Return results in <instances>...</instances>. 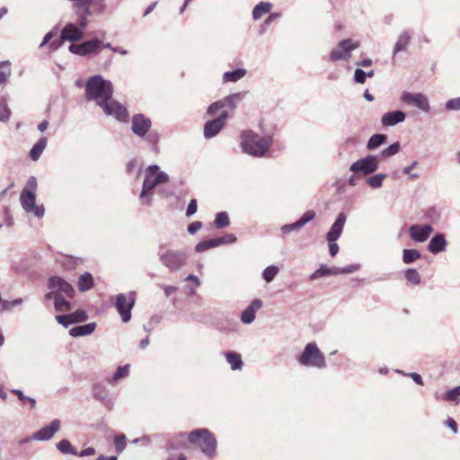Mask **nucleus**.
I'll return each mask as SVG.
<instances>
[{"label":"nucleus","instance_id":"nucleus-57","mask_svg":"<svg viewBox=\"0 0 460 460\" xmlns=\"http://www.w3.org/2000/svg\"><path fill=\"white\" fill-rule=\"evenodd\" d=\"M77 13L79 14V20H80L78 27L80 29H83V31H84L88 26L87 17L89 15L86 14L84 10H80V11L77 10Z\"/></svg>","mask_w":460,"mask_h":460},{"label":"nucleus","instance_id":"nucleus-50","mask_svg":"<svg viewBox=\"0 0 460 460\" xmlns=\"http://www.w3.org/2000/svg\"><path fill=\"white\" fill-rule=\"evenodd\" d=\"M11 111L7 106L5 101L0 102V121H6L9 119Z\"/></svg>","mask_w":460,"mask_h":460},{"label":"nucleus","instance_id":"nucleus-32","mask_svg":"<svg viewBox=\"0 0 460 460\" xmlns=\"http://www.w3.org/2000/svg\"><path fill=\"white\" fill-rule=\"evenodd\" d=\"M47 146V137H43L32 146L30 152V157L33 161L39 160L42 152Z\"/></svg>","mask_w":460,"mask_h":460},{"label":"nucleus","instance_id":"nucleus-38","mask_svg":"<svg viewBox=\"0 0 460 460\" xmlns=\"http://www.w3.org/2000/svg\"><path fill=\"white\" fill-rule=\"evenodd\" d=\"M54 305L55 309L58 312H66L71 309L70 303L65 299V297L60 294H56L54 296Z\"/></svg>","mask_w":460,"mask_h":460},{"label":"nucleus","instance_id":"nucleus-54","mask_svg":"<svg viewBox=\"0 0 460 460\" xmlns=\"http://www.w3.org/2000/svg\"><path fill=\"white\" fill-rule=\"evenodd\" d=\"M93 394L95 398L104 401L107 397V392L104 387L100 385H96L93 388Z\"/></svg>","mask_w":460,"mask_h":460},{"label":"nucleus","instance_id":"nucleus-51","mask_svg":"<svg viewBox=\"0 0 460 460\" xmlns=\"http://www.w3.org/2000/svg\"><path fill=\"white\" fill-rule=\"evenodd\" d=\"M12 393L16 394L21 401L29 402L31 409H33L36 406L35 399H33L31 397L25 396L23 394L22 391L18 390V389H13Z\"/></svg>","mask_w":460,"mask_h":460},{"label":"nucleus","instance_id":"nucleus-3","mask_svg":"<svg viewBox=\"0 0 460 460\" xmlns=\"http://www.w3.org/2000/svg\"><path fill=\"white\" fill-rule=\"evenodd\" d=\"M169 175L156 164L149 165L144 172V181L140 192L141 199L149 198L155 190L162 192V188L169 182Z\"/></svg>","mask_w":460,"mask_h":460},{"label":"nucleus","instance_id":"nucleus-27","mask_svg":"<svg viewBox=\"0 0 460 460\" xmlns=\"http://www.w3.org/2000/svg\"><path fill=\"white\" fill-rule=\"evenodd\" d=\"M56 262L59 264L64 270H71L75 269V267L82 262V260L80 258L60 254L58 257H57Z\"/></svg>","mask_w":460,"mask_h":460},{"label":"nucleus","instance_id":"nucleus-11","mask_svg":"<svg viewBox=\"0 0 460 460\" xmlns=\"http://www.w3.org/2000/svg\"><path fill=\"white\" fill-rule=\"evenodd\" d=\"M358 42L352 41V40H343L338 46L332 51L330 58L332 61L348 60L351 56V51L358 49Z\"/></svg>","mask_w":460,"mask_h":460},{"label":"nucleus","instance_id":"nucleus-39","mask_svg":"<svg viewBox=\"0 0 460 460\" xmlns=\"http://www.w3.org/2000/svg\"><path fill=\"white\" fill-rule=\"evenodd\" d=\"M279 271V269L278 266H268L262 271V279L265 280L266 283H270L275 279Z\"/></svg>","mask_w":460,"mask_h":460},{"label":"nucleus","instance_id":"nucleus-20","mask_svg":"<svg viewBox=\"0 0 460 460\" xmlns=\"http://www.w3.org/2000/svg\"><path fill=\"white\" fill-rule=\"evenodd\" d=\"M84 36L83 29H80L75 23H67L61 31L60 38L63 40L70 42L78 41Z\"/></svg>","mask_w":460,"mask_h":460},{"label":"nucleus","instance_id":"nucleus-17","mask_svg":"<svg viewBox=\"0 0 460 460\" xmlns=\"http://www.w3.org/2000/svg\"><path fill=\"white\" fill-rule=\"evenodd\" d=\"M49 288L52 290V293L64 294L66 296H73L74 288L72 286L63 279L58 276L51 277L49 282Z\"/></svg>","mask_w":460,"mask_h":460},{"label":"nucleus","instance_id":"nucleus-18","mask_svg":"<svg viewBox=\"0 0 460 460\" xmlns=\"http://www.w3.org/2000/svg\"><path fill=\"white\" fill-rule=\"evenodd\" d=\"M56 320L64 327H68L70 324L82 323L87 320V314L84 310H77L68 314L56 315Z\"/></svg>","mask_w":460,"mask_h":460},{"label":"nucleus","instance_id":"nucleus-52","mask_svg":"<svg viewBox=\"0 0 460 460\" xmlns=\"http://www.w3.org/2000/svg\"><path fill=\"white\" fill-rule=\"evenodd\" d=\"M116 450L121 453L126 447V436L124 434L117 435L114 438Z\"/></svg>","mask_w":460,"mask_h":460},{"label":"nucleus","instance_id":"nucleus-21","mask_svg":"<svg viewBox=\"0 0 460 460\" xmlns=\"http://www.w3.org/2000/svg\"><path fill=\"white\" fill-rule=\"evenodd\" d=\"M432 231L433 228L429 225H413L410 227L409 234L412 240L423 243L429 237Z\"/></svg>","mask_w":460,"mask_h":460},{"label":"nucleus","instance_id":"nucleus-19","mask_svg":"<svg viewBox=\"0 0 460 460\" xmlns=\"http://www.w3.org/2000/svg\"><path fill=\"white\" fill-rule=\"evenodd\" d=\"M314 217V211L308 210L296 222L282 226L280 230L283 234H288L292 231H299L305 225L312 221Z\"/></svg>","mask_w":460,"mask_h":460},{"label":"nucleus","instance_id":"nucleus-33","mask_svg":"<svg viewBox=\"0 0 460 460\" xmlns=\"http://www.w3.org/2000/svg\"><path fill=\"white\" fill-rule=\"evenodd\" d=\"M226 358L230 364L232 370H240L242 368L243 361L239 353L228 351L226 353Z\"/></svg>","mask_w":460,"mask_h":460},{"label":"nucleus","instance_id":"nucleus-59","mask_svg":"<svg viewBox=\"0 0 460 460\" xmlns=\"http://www.w3.org/2000/svg\"><path fill=\"white\" fill-rule=\"evenodd\" d=\"M354 79L358 84H364L367 79V72L363 71L360 68H357L355 70Z\"/></svg>","mask_w":460,"mask_h":460},{"label":"nucleus","instance_id":"nucleus-41","mask_svg":"<svg viewBox=\"0 0 460 460\" xmlns=\"http://www.w3.org/2000/svg\"><path fill=\"white\" fill-rule=\"evenodd\" d=\"M217 246H219L217 238H213V239L199 242V243L196 244L195 250L198 252H205L210 248H214V247H217Z\"/></svg>","mask_w":460,"mask_h":460},{"label":"nucleus","instance_id":"nucleus-28","mask_svg":"<svg viewBox=\"0 0 460 460\" xmlns=\"http://www.w3.org/2000/svg\"><path fill=\"white\" fill-rule=\"evenodd\" d=\"M411 36L408 31H402L399 35V37L394 44V48L393 50V57H395L396 54L400 51H405L407 49V47H408L410 41H411Z\"/></svg>","mask_w":460,"mask_h":460},{"label":"nucleus","instance_id":"nucleus-5","mask_svg":"<svg viewBox=\"0 0 460 460\" xmlns=\"http://www.w3.org/2000/svg\"><path fill=\"white\" fill-rule=\"evenodd\" d=\"M160 262L170 271H176L181 269L187 260L185 250H172L161 246L158 252Z\"/></svg>","mask_w":460,"mask_h":460},{"label":"nucleus","instance_id":"nucleus-10","mask_svg":"<svg viewBox=\"0 0 460 460\" xmlns=\"http://www.w3.org/2000/svg\"><path fill=\"white\" fill-rule=\"evenodd\" d=\"M400 100L406 104L418 108L423 112L429 113L430 111L429 98L421 93L403 92Z\"/></svg>","mask_w":460,"mask_h":460},{"label":"nucleus","instance_id":"nucleus-30","mask_svg":"<svg viewBox=\"0 0 460 460\" xmlns=\"http://www.w3.org/2000/svg\"><path fill=\"white\" fill-rule=\"evenodd\" d=\"M96 328L95 323H90L84 325L75 326L69 330V334L72 337H81L92 334Z\"/></svg>","mask_w":460,"mask_h":460},{"label":"nucleus","instance_id":"nucleus-2","mask_svg":"<svg viewBox=\"0 0 460 460\" xmlns=\"http://www.w3.org/2000/svg\"><path fill=\"white\" fill-rule=\"evenodd\" d=\"M242 151L254 157L264 156L272 145L270 136H259L252 130H244L240 135Z\"/></svg>","mask_w":460,"mask_h":460},{"label":"nucleus","instance_id":"nucleus-7","mask_svg":"<svg viewBox=\"0 0 460 460\" xmlns=\"http://www.w3.org/2000/svg\"><path fill=\"white\" fill-rule=\"evenodd\" d=\"M135 305V296L131 293L128 296L118 294L115 297V307L119 314L123 323H128L131 319V310Z\"/></svg>","mask_w":460,"mask_h":460},{"label":"nucleus","instance_id":"nucleus-49","mask_svg":"<svg viewBox=\"0 0 460 460\" xmlns=\"http://www.w3.org/2000/svg\"><path fill=\"white\" fill-rule=\"evenodd\" d=\"M126 169H127L128 173L136 174V176H138L141 172V168L138 166L137 160L135 158L131 159L127 164Z\"/></svg>","mask_w":460,"mask_h":460},{"label":"nucleus","instance_id":"nucleus-4","mask_svg":"<svg viewBox=\"0 0 460 460\" xmlns=\"http://www.w3.org/2000/svg\"><path fill=\"white\" fill-rule=\"evenodd\" d=\"M190 443L198 446L208 457L216 454L217 440L214 435L207 429H199L188 435Z\"/></svg>","mask_w":460,"mask_h":460},{"label":"nucleus","instance_id":"nucleus-55","mask_svg":"<svg viewBox=\"0 0 460 460\" xmlns=\"http://www.w3.org/2000/svg\"><path fill=\"white\" fill-rule=\"evenodd\" d=\"M448 111H458L460 110V97L448 100L445 105Z\"/></svg>","mask_w":460,"mask_h":460},{"label":"nucleus","instance_id":"nucleus-48","mask_svg":"<svg viewBox=\"0 0 460 460\" xmlns=\"http://www.w3.org/2000/svg\"><path fill=\"white\" fill-rule=\"evenodd\" d=\"M405 278L408 282L418 285L420 283V276L415 269H408L405 271Z\"/></svg>","mask_w":460,"mask_h":460},{"label":"nucleus","instance_id":"nucleus-34","mask_svg":"<svg viewBox=\"0 0 460 460\" xmlns=\"http://www.w3.org/2000/svg\"><path fill=\"white\" fill-rule=\"evenodd\" d=\"M330 275H337L336 267L329 268L323 264L310 276V279L314 280Z\"/></svg>","mask_w":460,"mask_h":460},{"label":"nucleus","instance_id":"nucleus-16","mask_svg":"<svg viewBox=\"0 0 460 460\" xmlns=\"http://www.w3.org/2000/svg\"><path fill=\"white\" fill-rule=\"evenodd\" d=\"M102 110L106 115L112 116L119 121H127L128 118L126 107L111 99L102 107Z\"/></svg>","mask_w":460,"mask_h":460},{"label":"nucleus","instance_id":"nucleus-15","mask_svg":"<svg viewBox=\"0 0 460 460\" xmlns=\"http://www.w3.org/2000/svg\"><path fill=\"white\" fill-rule=\"evenodd\" d=\"M102 41L99 39H93L81 44H71L69 51L78 56H86L97 52Z\"/></svg>","mask_w":460,"mask_h":460},{"label":"nucleus","instance_id":"nucleus-61","mask_svg":"<svg viewBox=\"0 0 460 460\" xmlns=\"http://www.w3.org/2000/svg\"><path fill=\"white\" fill-rule=\"evenodd\" d=\"M330 254L334 257L339 252V245L336 241H328Z\"/></svg>","mask_w":460,"mask_h":460},{"label":"nucleus","instance_id":"nucleus-31","mask_svg":"<svg viewBox=\"0 0 460 460\" xmlns=\"http://www.w3.org/2000/svg\"><path fill=\"white\" fill-rule=\"evenodd\" d=\"M247 71L244 68H237L233 71H227L223 75V81L225 83L232 82L235 83L245 76Z\"/></svg>","mask_w":460,"mask_h":460},{"label":"nucleus","instance_id":"nucleus-56","mask_svg":"<svg viewBox=\"0 0 460 460\" xmlns=\"http://www.w3.org/2000/svg\"><path fill=\"white\" fill-rule=\"evenodd\" d=\"M218 244L234 243L236 242V237L234 234H226L224 236L218 237Z\"/></svg>","mask_w":460,"mask_h":460},{"label":"nucleus","instance_id":"nucleus-6","mask_svg":"<svg viewBox=\"0 0 460 460\" xmlns=\"http://www.w3.org/2000/svg\"><path fill=\"white\" fill-rule=\"evenodd\" d=\"M297 361L300 365L307 367L319 369L326 367L325 357L315 342L305 345L303 352L297 358Z\"/></svg>","mask_w":460,"mask_h":460},{"label":"nucleus","instance_id":"nucleus-53","mask_svg":"<svg viewBox=\"0 0 460 460\" xmlns=\"http://www.w3.org/2000/svg\"><path fill=\"white\" fill-rule=\"evenodd\" d=\"M459 396H460V385L456 386L453 389L449 390L446 394L445 399L447 401L456 402L458 400Z\"/></svg>","mask_w":460,"mask_h":460},{"label":"nucleus","instance_id":"nucleus-36","mask_svg":"<svg viewBox=\"0 0 460 460\" xmlns=\"http://www.w3.org/2000/svg\"><path fill=\"white\" fill-rule=\"evenodd\" d=\"M386 140V136L384 134H375L373 135L367 143V150H375L381 145H383Z\"/></svg>","mask_w":460,"mask_h":460},{"label":"nucleus","instance_id":"nucleus-12","mask_svg":"<svg viewBox=\"0 0 460 460\" xmlns=\"http://www.w3.org/2000/svg\"><path fill=\"white\" fill-rule=\"evenodd\" d=\"M61 422L59 420H53L49 425L42 427L34 432L31 437L25 438L22 442L27 443L31 440L48 441L60 429Z\"/></svg>","mask_w":460,"mask_h":460},{"label":"nucleus","instance_id":"nucleus-46","mask_svg":"<svg viewBox=\"0 0 460 460\" xmlns=\"http://www.w3.org/2000/svg\"><path fill=\"white\" fill-rule=\"evenodd\" d=\"M129 374V366L125 365L123 367H119L116 372L113 374L110 383H115L121 378L127 377Z\"/></svg>","mask_w":460,"mask_h":460},{"label":"nucleus","instance_id":"nucleus-24","mask_svg":"<svg viewBox=\"0 0 460 460\" xmlns=\"http://www.w3.org/2000/svg\"><path fill=\"white\" fill-rule=\"evenodd\" d=\"M406 113L402 111H394L386 112L381 119L382 125L385 127H393L405 120Z\"/></svg>","mask_w":460,"mask_h":460},{"label":"nucleus","instance_id":"nucleus-1","mask_svg":"<svg viewBox=\"0 0 460 460\" xmlns=\"http://www.w3.org/2000/svg\"><path fill=\"white\" fill-rule=\"evenodd\" d=\"M113 93V86L111 81L105 80L102 75L91 76L85 84V98L94 101L102 108L111 99Z\"/></svg>","mask_w":460,"mask_h":460},{"label":"nucleus","instance_id":"nucleus-9","mask_svg":"<svg viewBox=\"0 0 460 460\" xmlns=\"http://www.w3.org/2000/svg\"><path fill=\"white\" fill-rule=\"evenodd\" d=\"M243 99V93H235L226 96L220 101L215 102L208 108L207 113L209 116H215L218 111L220 112L226 109L234 110L239 102Z\"/></svg>","mask_w":460,"mask_h":460},{"label":"nucleus","instance_id":"nucleus-60","mask_svg":"<svg viewBox=\"0 0 460 460\" xmlns=\"http://www.w3.org/2000/svg\"><path fill=\"white\" fill-rule=\"evenodd\" d=\"M202 227V223L200 221H195V222H192L189 226H188V232L189 234H196L200 228Z\"/></svg>","mask_w":460,"mask_h":460},{"label":"nucleus","instance_id":"nucleus-37","mask_svg":"<svg viewBox=\"0 0 460 460\" xmlns=\"http://www.w3.org/2000/svg\"><path fill=\"white\" fill-rule=\"evenodd\" d=\"M93 284V277L90 273L85 272L82 274L78 281V288L80 291H87L92 288Z\"/></svg>","mask_w":460,"mask_h":460},{"label":"nucleus","instance_id":"nucleus-44","mask_svg":"<svg viewBox=\"0 0 460 460\" xmlns=\"http://www.w3.org/2000/svg\"><path fill=\"white\" fill-rule=\"evenodd\" d=\"M230 224L229 217L226 212H219L217 214L214 225L217 228H224Z\"/></svg>","mask_w":460,"mask_h":460},{"label":"nucleus","instance_id":"nucleus-63","mask_svg":"<svg viewBox=\"0 0 460 460\" xmlns=\"http://www.w3.org/2000/svg\"><path fill=\"white\" fill-rule=\"evenodd\" d=\"M94 454H95V449L93 447H87V448L80 451L79 453L77 452L76 456H78L80 457H84V456H93Z\"/></svg>","mask_w":460,"mask_h":460},{"label":"nucleus","instance_id":"nucleus-29","mask_svg":"<svg viewBox=\"0 0 460 460\" xmlns=\"http://www.w3.org/2000/svg\"><path fill=\"white\" fill-rule=\"evenodd\" d=\"M22 209L28 216L40 218L44 216L45 208L42 203H21Z\"/></svg>","mask_w":460,"mask_h":460},{"label":"nucleus","instance_id":"nucleus-13","mask_svg":"<svg viewBox=\"0 0 460 460\" xmlns=\"http://www.w3.org/2000/svg\"><path fill=\"white\" fill-rule=\"evenodd\" d=\"M227 118L228 112L226 110H224L217 118L206 122L204 126V137L208 139L217 136L225 126Z\"/></svg>","mask_w":460,"mask_h":460},{"label":"nucleus","instance_id":"nucleus-8","mask_svg":"<svg viewBox=\"0 0 460 460\" xmlns=\"http://www.w3.org/2000/svg\"><path fill=\"white\" fill-rule=\"evenodd\" d=\"M378 169V157L376 155H369L364 158L358 159L354 162L349 171L355 174L367 175L375 172Z\"/></svg>","mask_w":460,"mask_h":460},{"label":"nucleus","instance_id":"nucleus-35","mask_svg":"<svg viewBox=\"0 0 460 460\" xmlns=\"http://www.w3.org/2000/svg\"><path fill=\"white\" fill-rule=\"evenodd\" d=\"M272 7V4L268 2H261L252 10V18L259 20L263 14L269 13Z\"/></svg>","mask_w":460,"mask_h":460},{"label":"nucleus","instance_id":"nucleus-45","mask_svg":"<svg viewBox=\"0 0 460 460\" xmlns=\"http://www.w3.org/2000/svg\"><path fill=\"white\" fill-rule=\"evenodd\" d=\"M10 75V63L8 61L0 62V84L6 83Z\"/></svg>","mask_w":460,"mask_h":460},{"label":"nucleus","instance_id":"nucleus-64","mask_svg":"<svg viewBox=\"0 0 460 460\" xmlns=\"http://www.w3.org/2000/svg\"><path fill=\"white\" fill-rule=\"evenodd\" d=\"M197 210H198L197 203H189V206L186 210V216L190 217L192 215H194L197 212Z\"/></svg>","mask_w":460,"mask_h":460},{"label":"nucleus","instance_id":"nucleus-47","mask_svg":"<svg viewBox=\"0 0 460 460\" xmlns=\"http://www.w3.org/2000/svg\"><path fill=\"white\" fill-rule=\"evenodd\" d=\"M400 151V143L395 142L389 146L388 147L385 148L382 153L381 156L383 158H389L391 156L395 155Z\"/></svg>","mask_w":460,"mask_h":460},{"label":"nucleus","instance_id":"nucleus-42","mask_svg":"<svg viewBox=\"0 0 460 460\" xmlns=\"http://www.w3.org/2000/svg\"><path fill=\"white\" fill-rule=\"evenodd\" d=\"M420 258V253L415 249H404L402 254V261L405 264L413 262Z\"/></svg>","mask_w":460,"mask_h":460},{"label":"nucleus","instance_id":"nucleus-22","mask_svg":"<svg viewBox=\"0 0 460 460\" xmlns=\"http://www.w3.org/2000/svg\"><path fill=\"white\" fill-rule=\"evenodd\" d=\"M345 222L346 216L343 213H340L326 234L327 241H337L339 239L342 233Z\"/></svg>","mask_w":460,"mask_h":460},{"label":"nucleus","instance_id":"nucleus-23","mask_svg":"<svg viewBox=\"0 0 460 460\" xmlns=\"http://www.w3.org/2000/svg\"><path fill=\"white\" fill-rule=\"evenodd\" d=\"M262 306V301L260 299H254L251 304L243 311L241 314V321L245 324L252 323L255 319V312L261 309Z\"/></svg>","mask_w":460,"mask_h":460},{"label":"nucleus","instance_id":"nucleus-62","mask_svg":"<svg viewBox=\"0 0 460 460\" xmlns=\"http://www.w3.org/2000/svg\"><path fill=\"white\" fill-rule=\"evenodd\" d=\"M0 215L3 216L4 221L6 223L7 226L11 225V221L8 216V211L6 207L1 206L0 207Z\"/></svg>","mask_w":460,"mask_h":460},{"label":"nucleus","instance_id":"nucleus-58","mask_svg":"<svg viewBox=\"0 0 460 460\" xmlns=\"http://www.w3.org/2000/svg\"><path fill=\"white\" fill-rule=\"evenodd\" d=\"M358 270V265H349L344 268L336 267L337 275L339 274H350Z\"/></svg>","mask_w":460,"mask_h":460},{"label":"nucleus","instance_id":"nucleus-25","mask_svg":"<svg viewBox=\"0 0 460 460\" xmlns=\"http://www.w3.org/2000/svg\"><path fill=\"white\" fill-rule=\"evenodd\" d=\"M37 188V180L31 176L28 179L25 188L21 193L20 201H35V191Z\"/></svg>","mask_w":460,"mask_h":460},{"label":"nucleus","instance_id":"nucleus-14","mask_svg":"<svg viewBox=\"0 0 460 460\" xmlns=\"http://www.w3.org/2000/svg\"><path fill=\"white\" fill-rule=\"evenodd\" d=\"M152 127V121L143 114H136L132 117L131 130L139 137H144Z\"/></svg>","mask_w":460,"mask_h":460},{"label":"nucleus","instance_id":"nucleus-43","mask_svg":"<svg viewBox=\"0 0 460 460\" xmlns=\"http://www.w3.org/2000/svg\"><path fill=\"white\" fill-rule=\"evenodd\" d=\"M385 173H377L367 178L366 182L371 188L376 189L382 186L383 181L386 178Z\"/></svg>","mask_w":460,"mask_h":460},{"label":"nucleus","instance_id":"nucleus-40","mask_svg":"<svg viewBox=\"0 0 460 460\" xmlns=\"http://www.w3.org/2000/svg\"><path fill=\"white\" fill-rule=\"evenodd\" d=\"M57 448L63 454L77 455L76 449L72 446L69 440L62 439L57 444Z\"/></svg>","mask_w":460,"mask_h":460},{"label":"nucleus","instance_id":"nucleus-26","mask_svg":"<svg viewBox=\"0 0 460 460\" xmlns=\"http://www.w3.org/2000/svg\"><path fill=\"white\" fill-rule=\"evenodd\" d=\"M447 241L445 235L443 234L438 233L431 238L428 245V250L430 252L437 254L438 252L445 251Z\"/></svg>","mask_w":460,"mask_h":460}]
</instances>
